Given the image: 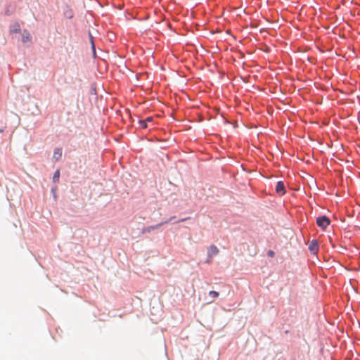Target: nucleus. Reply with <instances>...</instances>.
Returning a JSON list of instances; mask_svg holds the SVG:
<instances>
[{
  "label": "nucleus",
  "mask_w": 360,
  "mask_h": 360,
  "mask_svg": "<svg viewBox=\"0 0 360 360\" xmlns=\"http://www.w3.org/2000/svg\"><path fill=\"white\" fill-rule=\"evenodd\" d=\"M330 219L326 216H321L316 219L317 225L323 229H326V227L330 224Z\"/></svg>",
  "instance_id": "f257e3e1"
},
{
  "label": "nucleus",
  "mask_w": 360,
  "mask_h": 360,
  "mask_svg": "<svg viewBox=\"0 0 360 360\" xmlns=\"http://www.w3.org/2000/svg\"><path fill=\"white\" fill-rule=\"evenodd\" d=\"M267 255L268 256L273 257L274 256V252L273 250H269Z\"/></svg>",
  "instance_id": "ddd939ff"
},
{
  "label": "nucleus",
  "mask_w": 360,
  "mask_h": 360,
  "mask_svg": "<svg viewBox=\"0 0 360 360\" xmlns=\"http://www.w3.org/2000/svg\"><path fill=\"white\" fill-rule=\"evenodd\" d=\"M162 225V224H156V225H155V226H148V227H146V228L143 230V231H144V232H150V231H153V230H155V229H158V228L160 227Z\"/></svg>",
  "instance_id": "0eeeda50"
},
{
  "label": "nucleus",
  "mask_w": 360,
  "mask_h": 360,
  "mask_svg": "<svg viewBox=\"0 0 360 360\" xmlns=\"http://www.w3.org/2000/svg\"><path fill=\"white\" fill-rule=\"evenodd\" d=\"M276 192L279 195H283L285 193V188L283 181H280L276 183Z\"/></svg>",
  "instance_id": "7ed1b4c3"
},
{
  "label": "nucleus",
  "mask_w": 360,
  "mask_h": 360,
  "mask_svg": "<svg viewBox=\"0 0 360 360\" xmlns=\"http://www.w3.org/2000/svg\"><path fill=\"white\" fill-rule=\"evenodd\" d=\"M20 30V25L18 22H14L10 26V32L11 33L19 32Z\"/></svg>",
  "instance_id": "423d86ee"
},
{
  "label": "nucleus",
  "mask_w": 360,
  "mask_h": 360,
  "mask_svg": "<svg viewBox=\"0 0 360 360\" xmlns=\"http://www.w3.org/2000/svg\"><path fill=\"white\" fill-rule=\"evenodd\" d=\"M309 249L310 250L311 252H312L313 253H316L317 251H318V249H319V246H318V243L316 240H312L310 244H309Z\"/></svg>",
  "instance_id": "39448f33"
},
{
  "label": "nucleus",
  "mask_w": 360,
  "mask_h": 360,
  "mask_svg": "<svg viewBox=\"0 0 360 360\" xmlns=\"http://www.w3.org/2000/svg\"><path fill=\"white\" fill-rule=\"evenodd\" d=\"M91 43L92 49L94 51V53H95V46H94V43L93 41V37L91 36Z\"/></svg>",
  "instance_id": "f8f14e48"
},
{
  "label": "nucleus",
  "mask_w": 360,
  "mask_h": 360,
  "mask_svg": "<svg viewBox=\"0 0 360 360\" xmlns=\"http://www.w3.org/2000/svg\"><path fill=\"white\" fill-rule=\"evenodd\" d=\"M209 294L213 299H215L219 296V292L214 290L210 291Z\"/></svg>",
  "instance_id": "9d476101"
},
{
  "label": "nucleus",
  "mask_w": 360,
  "mask_h": 360,
  "mask_svg": "<svg viewBox=\"0 0 360 360\" xmlns=\"http://www.w3.org/2000/svg\"><path fill=\"white\" fill-rule=\"evenodd\" d=\"M219 249L217 248V246H215L214 245H210L207 250V262H210L212 257L217 255L219 253Z\"/></svg>",
  "instance_id": "f03ea898"
},
{
  "label": "nucleus",
  "mask_w": 360,
  "mask_h": 360,
  "mask_svg": "<svg viewBox=\"0 0 360 360\" xmlns=\"http://www.w3.org/2000/svg\"><path fill=\"white\" fill-rule=\"evenodd\" d=\"M139 125L143 129L147 128L148 127L146 121L145 120H139Z\"/></svg>",
  "instance_id": "9b49d317"
},
{
  "label": "nucleus",
  "mask_w": 360,
  "mask_h": 360,
  "mask_svg": "<svg viewBox=\"0 0 360 360\" xmlns=\"http://www.w3.org/2000/svg\"><path fill=\"white\" fill-rule=\"evenodd\" d=\"M31 41H32V37H31L30 34L27 31L25 30L24 33L22 34V43H24V44L30 43Z\"/></svg>",
  "instance_id": "20e7f679"
},
{
  "label": "nucleus",
  "mask_w": 360,
  "mask_h": 360,
  "mask_svg": "<svg viewBox=\"0 0 360 360\" xmlns=\"http://www.w3.org/2000/svg\"><path fill=\"white\" fill-rule=\"evenodd\" d=\"M59 176H60V171L59 170H56V172L54 173V175H53V180L54 182L57 181L59 179Z\"/></svg>",
  "instance_id": "1a4fd4ad"
},
{
  "label": "nucleus",
  "mask_w": 360,
  "mask_h": 360,
  "mask_svg": "<svg viewBox=\"0 0 360 360\" xmlns=\"http://www.w3.org/2000/svg\"><path fill=\"white\" fill-rule=\"evenodd\" d=\"M62 155V150L60 148H56L53 153V158L58 160Z\"/></svg>",
  "instance_id": "6e6552de"
},
{
  "label": "nucleus",
  "mask_w": 360,
  "mask_h": 360,
  "mask_svg": "<svg viewBox=\"0 0 360 360\" xmlns=\"http://www.w3.org/2000/svg\"><path fill=\"white\" fill-rule=\"evenodd\" d=\"M153 118L152 117H147L145 121H146V123L153 122Z\"/></svg>",
  "instance_id": "4468645a"
}]
</instances>
